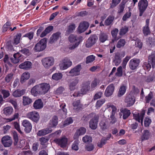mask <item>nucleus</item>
<instances>
[{
  "label": "nucleus",
  "mask_w": 155,
  "mask_h": 155,
  "mask_svg": "<svg viewBox=\"0 0 155 155\" xmlns=\"http://www.w3.org/2000/svg\"><path fill=\"white\" fill-rule=\"evenodd\" d=\"M47 40L44 38L41 40L35 46L34 49L36 52L43 51L46 47Z\"/></svg>",
  "instance_id": "1"
},
{
  "label": "nucleus",
  "mask_w": 155,
  "mask_h": 155,
  "mask_svg": "<svg viewBox=\"0 0 155 155\" xmlns=\"http://www.w3.org/2000/svg\"><path fill=\"white\" fill-rule=\"evenodd\" d=\"M148 3L147 0H140L138 3V8L139 12V16H142L143 13L146 11Z\"/></svg>",
  "instance_id": "2"
},
{
  "label": "nucleus",
  "mask_w": 155,
  "mask_h": 155,
  "mask_svg": "<svg viewBox=\"0 0 155 155\" xmlns=\"http://www.w3.org/2000/svg\"><path fill=\"white\" fill-rule=\"evenodd\" d=\"M107 107L109 110H111V115L110 117V123L113 124L115 123L116 121V119L114 117V115L117 112V108L114 105H112L110 103H109L107 105Z\"/></svg>",
  "instance_id": "3"
},
{
  "label": "nucleus",
  "mask_w": 155,
  "mask_h": 155,
  "mask_svg": "<svg viewBox=\"0 0 155 155\" xmlns=\"http://www.w3.org/2000/svg\"><path fill=\"white\" fill-rule=\"evenodd\" d=\"M41 61L44 66L47 68H49L52 66L54 63V59L52 57H48L43 58Z\"/></svg>",
  "instance_id": "4"
},
{
  "label": "nucleus",
  "mask_w": 155,
  "mask_h": 155,
  "mask_svg": "<svg viewBox=\"0 0 155 155\" xmlns=\"http://www.w3.org/2000/svg\"><path fill=\"white\" fill-rule=\"evenodd\" d=\"M27 117L33 122L37 123L38 121L40 116L38 112L35 111L30 112L26 115Z\"/></svg>",
  "instance_id": "5"
},
{
  "label": "nucleus",
  "mask_w": 155,
  "mask_h": 155,
  "mask_svg": "<svg viewBox=\"0 0 155 155\" xmlns=\"http://www.w3.org/2000/svg\"><path fill=\"white\" fill-rule=\"evenodd\" d=\"M98 39V37L95 34L91 35L86 42L85 46L89 48L93 46Z\"/></svg>",
  "instance_id": "6"
},
{
  "label": "nucleus",
  "mask_w": 155,
  "mask_h": 155,
  "mask_svg": "<svg viewBox=\"0 0 155 155\" xmlns=\"http://www.w3.org/2000/svg\"><path fill=\"white\" fill-rule=\"evenodd\" d=\"M125 55L124 53L123 54L117 52L115 53L114 58L113 60V62L116 66H118L121 62V59Z\"/></svg>",
  "instance_id": "7"
},
{
  "label": "nucleus",
  "mask_w": 155,
  "mask_h": 155,
  "mask_svg": "<svg viewBox=\"0 0 155 155\" xmlns=\"http://www.w3.org/2000/svg\"><path fill=\"white\" fill-rule=\"evenodd\" d=\"M72 64V62L68 58H65L62 61V62L59 64L61 70H64L70 67Z\"/></svg>",
  "instance_id": "8"
},
{
  "label": "nucleus",
  "mask_w": 155,
  "mask_h": 155,
  "mask_svg": "<svg viewBox=\"0 0 155 155\" xmlns=\"http://www.w3.org/2000/svg\"><path fill=\"white\" fill-rule=\"evenodd\" d=\"M31 94L35 97L39 95L43 94L41 84L37 85L34 86L31 90Z\"/></svg>",
  "instance_id": "9"
},
{
  "label": "nucleus",
  "mask_w": 155,
  "mask_h": 155,
  "mask_svg": "<svg viewBox=\"0 0 155 155\" xmlns=\"http://www.w3.org/2000/svg\"><path fill=\"white\" fill-rule=\"evenodd\" d=\"M145 114V110L143 109L140 113H137L134 114H133L134 118L139 123L140 122V121L141 124H142Z\"/></svg>",
  "instance_id": "10"
},
{
  "label": "nucleus",
  "mask_w": 155,
  "mask_h": 155,
  "mask_svg": "<svg viewBox=\"0 0 155 155\" xmlns=\"http://www.w3.org/2000/svg\"><path fill=\"white\" fill-rule=\"evenodd\" d=\"M22 124L24 127V130L25 133H30L32 129V125L30 122L28 120H24L22 121Z\"/></svg>",
  "instance_id": "11"
},
{
  "label": "nucleus",
  "mask_w": 155,
  "mask_h": 155,
  "mask_svg": "<svg viewBox=\"0 0 155 155\" xmlns=\"http://www.w3.org/2000/svg\"><path fill=\"white\" fill-rule=\"evenodd\" d=\"M2 142L5 147H8L11 146L12 141L11 137L7 135L2 137Z\"/></svg>",
  "instance_id": "12"
},
{
  "label": "nucleus",
  "mask_w": 155,
  "mask_h": 155,
  "mask_svg": "<svg viewBox=\"0 0 155 155\" xmlns=\"http://www.w3.org/2000/svg\"><path fill=\"white\" fill-rule=\"evenodd\" d=\"M140 63V60L134 58L130 60L129 62V67L131 70H134L137 68Z\"/></svg>",
  "instance_id": "13"
},
{
  "label": "nucleus",
  "mask_w": 155,
  "mask_h": 155,
  "mask_svg": "<svg viewBox=\"0 0 155 155\" xmlns=\"http://www.w3.org/2000/svg\"><path fill=\"white\" fill-rule=\"evenodd\" d=\"M81 64L76 65L74 68L72 69L69 72V73L71 76H76L80 74V72L81 69Z\"/></svg>",
  "instance_id": "14"
},
{
  "label": "nucleus",
  "mask_w": 155,
  "mask_h": 155,
  "mask_svg": "<svg viewBox=\"0 0 155 155\" xmlns=\"http://www.w3.org/2000/svg\"><path fill=\"white\" fill-rule=\"evenodd\" d=\"M54 141L59 145L61 147L64 148L66 147L68 142V139L66 137L61 138H56L54 140Z\"/></svg>",
  "instance_id": "15"
},
{
  "label": "nucleus",
  "mask_w": 155,
  "mask_h": 155,
  "mask_svg": "<svg viewBox=\"0 0 155 155\" xmlns=\"http://www.w3.org/2000/svg\"><path fill=\"white\" fill-rule=\"evenodd\" d=\"M135 101V99L134 96L132 94H129L126 96L124 101L125 103H127V107H130L134 104Z\"/></svg>",
  "instance_id": "16"
},
{
  "label": "nucleus",
  "mask_w": 155,
  "mask_h": 155,
  "mask_svg": "<svg viewBox=\"0 0 155 155\" xmlns=\"http://www.w3.org/2000/svg\"><path fill=\"white\" fill-rule=\"evenodd\" d=\"M114 90V87L112 84L109 85L106 88L104 92V95L106 97L111 96L113 94Z\"/></svg>",
  "instance_id": "17"
},
{
  "label": "nucleus",
  "mask_w": 155,
  "mask_h": 155,
  "mask_svg": "<svg viewBox=\"0 0 155 155\" xmlns=\"http://www.w3.org/2000/svg\"><path fill=\"white\" fill-rule=\"evenodd\" d=\"M89 25V23L86 21L81 23L78 28V32L81 33L84 32L88 28Z\"/></svg>",
  "instance_id": "18"
},
{
  "label": "nucleus",
  "mask_w": 155,
  "mask_h": 155,
  "mask_svg": "<svg viewBox=\"0 0 155 155\" xmlns=\"http://www.w3.org/2000/svg\"><path fill=\"white\" fill-rule=\"evenodd\" d=\"M79 81V80L77 77L70 81L69 83V89L71 91H73L75 89L76 86L78 83Z\"/></svg>",
  "instance_id": "19"
},
{
  "label": "nucleus",
  "mask_w": 155,
  "mask_h": 155,
  "mask_svg": "<svg viewBox=\"0 0 155 155\" xmlns=\"http://www.w3.org/2000/svg\"><path fill=\"white\" fill-rule=\"evenodd\" d=\"M90 82L89 81L84 83L82 84V87L81 89L82 94H85L90 89Z\"/></svg>",
  "instance_id": "20"
},
{
  "label": "nucleus",
  "mask_w": 155,
  "mask_h": 155,
  "mask_svg": "<svg viewBox=\"0 0 155 155\" xmlns=\"http://www.w3.org/2000/svg\"><path fill=\"white\" fill-rule=\"evenodd\" d=\"M111 136V134H109L107 137H103L101 138L100 141L98 142L97 144V146L100 148L102 147L103 145L106 143L107 141L110 140Z\"/></svg>",
  "instance_id": "21"
},
{
  "label": "nucleus",
  "mask_w": 155,
  "mask_h": 155,
  "mask_svg": "<svg viewBox=\"0 0 155 155\" xmlns=\"http://www.w3.org/2000/svg\"><path fill=\"white\" fill-rule=\"evenodd\" d=\"M149 19H146V24L143 28V33L145 36H147L150 34V30L149 27Z\"/></svg>",
  "instance_id": "22"
},
{
  "label": "nucleus",
  "mask_w": 155,
  "mask_h": 155,
  "mask_svg": "<svg viewBox=\"0 0 155 155\" xmlns=\"http://www.w3.org/2000/svg\"><path fill=\"white\" fill-rule=\"evenodd\" d=\"M98 119L94 117L91 119L89 122V127L92 130L96 129L97 127Z\"/></svg>",
  "instance_id": "23"
},
{
  "label": "nucleus",
  "mask_w": 155,
  "mask_h": 155,
  "mask_svg": "<svg viewBox=\"0 0 155 155\" xmlns=\"http://www.w3.org/2000/svg\"><path fill=\"white\" fill-rule=\"evenodd\" d=\"M21 54L19 53H15L13 55L14 58H10L11 61L14 64H17L20 61L21 58Z\"/></svg>",
  "instance_id": "24"
},
{
  "label": "nucleus",
  "mask_w": 155,
  "mask_h": 155,
  "mask_svg": "<svg viewBox=\"0 0 155 155\" xmlns=\"http://www.w3.org/2000/svg\"><path fill=\"white\" fill-rule=\"evenodd\" d=\"M32 63L29 61H25L19 65L20 68L26 70L29 69L31 68Z\"/></svg>",
  "instance_id": "25"
},
{
  "label": "nucleus",
  "mask_w": 155,
  "mask_h": 155,
  "mask_svg": "<svg viewBox=\"0 0 155 155\" xmlns=\"http://www.w3.org/2000/svg\"><path fill=\"white\" fill-rule=\"evenodd\" d=\"M33 106L35 109H40L43 106V103L41 99H38L35 101L33 104Z\"/></svg>",
  "instance_id": "26"
},
{
  "label": "nucleus",
  "mask_w": 155,
  "mask_h": 155,
  "mask_svg": "<svg viewBox=\"0 0 155 155\" xmlns=\"http://www.w3.org/2000/svg\"><path fill=\"white\" fill-rule=\"evenodd\" d=\"M58 118L56 115L53 116L49 121L48 125L51 128L55 127L58 124Z\"/></svg>",
  "instance_id": "27"
},
{
  "label": "nucleus",
  "mask_w": 155,
  "mask_h": 155,
  "mask_svg": "<svg viewBox=\"0 0 155 155\" xmlns=\"http://www.w3.org/2000/svg\"><path fill=\"white\" fill-rule=\"evenodd\" d=\"M118 31L119 30L117 28H115L111 31V34L113 38L112 39V41L113 42L117 41L120 38L117 37Z\"/></svg>",
  "instance_id": "28"
},
{
  "label": "nucleus",
  "mask_w": 155,
  "mask_h": 155,
  "mask_svg": "<svg viewBox=\"0 0 155 155\" xmlns=\"http://www.w3.org/2000/svg\"><path fill=\"white\" fill-rule=\"evenodd\" d=\"M148 61L150 62L153 68L155 67V51L152 52L149 56Z\"/></svg>",
  "instance_id": "29"
},
{
  "label": "nucleus",
  "mask_w": 155,
  "mask_h": 155,
  "mask_svg": "<svg viewBox=\"0 0 155 155\" xmlns=\"http://www.w3.org/2000/svg\"><path fill=\"white\" fill-rule=\"evenodd\" d=\"M86 129L84 127H81L77 130L75 133L74 138L78 137L79 136L84 135L86 132Z\"/></svg>",
  "instance_id": "30"
},
{
  "label": "nucleus",
  "mask_w": 155,
  "mask_h": 155,
  "mask_svg": "<svg viewBox=\"0 0 155 155\" xmlns=\"http://www.w3.org/2000/svg\"><path fill=\"white\" fill-rule=\"evenodd\" d=\"M150 132L148 130H144L142 135L141 137V141H143L145 140H148L150 137Z\"/></svg>",
  "instance_id": "31"
},
{
  "label": "nucleus",
  "mask_w": 155,
  "mask_h": 155,
  "mask_svg": "<svg viewBox=\"0 0 155 155\" xmlns=\"http://www.w3.org/2000/svg\"><path fill=\"white\" fill-rule=\"evenodd\" d=\"M41 89L43 94L47 93L50 88V86L48 84L43 83L41 84Z\"/></svg>",
  "instance_id": "32"
},
{
  "label": "nucleus",
  "mask_w": 155,
  "mask_h": 155,
  "mask_svg": "<svg viewBox=\"0 0 155 155\" xmlns=\"http://www.w3.org/2000/svg\"><path fill=\"white\" fill-rule=\"evenodd\" d=\"M127 2V1L126 0H123L121 3L119 4L117 11L118 14H120L123 12Z\"/></svg>",
  "instance_id": "33"
},
{
  "label": "nucleus",
  "mask_w": 155,
  "mask_h": 155,
  "mask_svg": "<svg viewBox=\"0 0 155 155\" xmlns=\"http://www.w3.org/2000/svg\"><path fill=\"white\" fill-rule=\"evenodd\" d=\"M53 29V27L52 26H49L47 27L45 30L41 33L40 37L41 38L45 36L47 34L49 33Z\"/></svg>",
  "instance_id": "34"
},
{
  "label": "nucleus",
  "mask_w": 155,
  "mask_h": 155,
  "mask_svg": "<svg viewBox=\"0 0 155 155\" xmlns=\"http://www.w3.org/2000/svg\"><path fill=\"white\" fill-rule=\"evenodd\" d=\"M25 93V91L24 90L17 89L13 92L12 95L15 97H17L23 95Z\"/></svg>",
  "instance_id": "35"
},
{
  "label": "nucleus",
  "mask_w": 155,
  "mask_h": 155,
  "mask_svg": "<svg viewBox=\"0 0 155 155\" xmlns=\"http://www.w3.org/2000/svg\"><path fill=\"white\" fill-rule=\"evenodd\" d=\"M21 34L20 33H18L16 34L14 37L12 44L14 45H18L20 43L21 38Z\"/></svg>",
  "instance_id": "36"
},
{
  "label": "nucleus",
  "mask_w": 155,
  "mask_h": 155,
  "mask_svg": "<svg viewBox=\"0 0 155 155\" xmlns=\"http://www.w3.org/2000/svg\"><path fill=\"white\" fill-rule=\"evenodd\" d=\"M61 33L58 32L53 34L50 38V42L53 43L57 40L59 38L61 37Z\"/></svg>",
  "instance_id": "37"
},
{
  "label": "nucleus",
  "mask_w": 155,
  "mask_h": 155,
  "mask_svg": "<svg viewBox=\"0 0 155 155\" xmlns=\"http://www.w3.org/2000/svg\"><path fill=\"white\" fill-rule=\"evenodd\" d=\"M30 77V74L27 72H25L23 73L21 78L20 82L21 83H23L25 81L28 79Z\"/></svg>",
  "instance_id": "38"
},
{
  "label": "nucleus",
  "mask_w": 155,
  "mask_h": 155,
  "mask_svg": "<svg viewBox=\"0 0 155 155\" xmlns=\"http://www.w3.org/2000/svg\"><path fill=\"white\" fill-rule=\"evenodd\" d=\"M32 102V99L28 97L24 96L23 97V103L24 106L28 105Z\"/></svg>",
  "instance_id": "39"
},
{
  "label": "nucleus",
  "mask_w": 155,
  "mask_h": 155,
  "mask_svg": "<svg viewBox=\"0 0 155 155\" xmlns=\"http://www.w3.org/2000/svg\"><path fill=\"white\" fill-rule=\"evenodd\" d=\"M126 86L124 85H122L119 89L117 95L118 97H120L124 94L126 92Z\"/></svg>",
  "instance_id": "40"
},
{
  "label": "nucleus",
  "mask_w": 155,
  "mask_h": 155,
  "mask_svg": "<svg viewBox=\"0 0 155 155\" xmlns=\"http://www.w3.org/2000/svg\"><path fill=\"white\" fill-rule=\"evenodd\" d=\"M82 38L81 36L78 38L77 36L73 34H71L68 37V39L70 42H75L76 41H77Z\"/></svg>",
  "instance_id": "41"
},
{
  "label": "nucleus",
  "mask_w": 155,
  "mask_h": 155,
  "mask_svg": "<svg viewBox=\"0 0 155 155\" xmlns=\"http://www.w3.org/2000/svg\"><path fill=\"white\" fill-rule=\"evenodd\" d=\"M123 113V118L124 119H126L130 115V111L126 108H124L121 111Z\"/></svg>",
  "instance_id": "42"
},
{
  "label": "nucleus",
  "mask_w": 155,
  "mask_h": 155,
  "mask_svg": "<svg viewBox=\"0 0 155 155\" xmlns=\"http://www.w3.org/2000/svg\"><path fill=\"white\" fill-rule=\"evenodd\" d=\"M13 109L11 107H7L3 109V113L6 115H9L12 112Z\"/></svg>",
  "instance_id": "43"
},
{
  "label": "nucleus",
  "mask_w": 155,
  "mask_h": 155,
  "mask_svg": "<svg viewBox=\"0 0 155 155\" xmlns=\"http://www.w3.org/2000/svg\"><path fill=\"white\" fill-rule=\"evenodd\" d=\"M108 38V35L104 33H101L99 37V40L100 42H104Z\"/></svg>",
  "instance_id": "44"
},
{
  "label": "nucleus",
  "mask_w": 155,
  "mask_h": 155,
  "mask_svg": "<svg viewBox=\"0 0 155 155\" xmlns=\"http://www.w3.org/2000/svg\"><path fill=\"white\" fill-rule=\"evenodd\" d=\"M114 17L110 15L104 21V24L106 26H107L110 25L114 20Z\"/></svg>",
  "instance_id": "45"
},
{
  "label": "nucleus",
  "mask_w": 155,
  "mask_h": 155,
  "mask_svg": "<svg viewBox=\"0 0 155 155\" xmlns=\"http://www.w3.org/2000/svg\"><path fill=\"white\" fill-rule=\"evenodd\" d=\"M149 46L150 48L154 47L155 45V39L149 37L147 41Z\"/></svg>",
  "instance_id": "46"
},
{
  "label": "nucleus",
  "mask_w": 155,
  "mask_h": 155,
  "mask_svg": "<svg viewBox=\"0 0 155 155\" xmlns=\"http://www.w3.org/2000/svg\"><path fill=\"white\" fill-rule=\"evenodd\" d=\"M129 30L128 27L125 26L120 29L119 34L120 36H123L125 35Z\"/></svg>",
  "instance_id": "47"
},
{
  "label": "nucleus",
  "mask_w": 155,
  "mask_h": 155,
  "mask_svg": "<svg viewBox=\"0 0 155 155\" xmlns=\"http://www.w3.org/2000/svg\"><path fill=\"white\" fill-rule=\"evenodd\" d=\"M125 43L126 41L124 39H120L118 41L116 45V47L118 48H120L123 47L125 45Z\"/></svg>",
  "instance_id": "48"
},
{
  "label": "nucleus",
  "mask_w": 155,
  "mask_h": 155,
  "mask_svg": "<svg viewBox=\"0 0 155 155\" xmlns=\"http://www.w3.org/2000/svg\"><path fill=\"white\" fill-rule=\"evenodd\" d=\"M62 74L61 73H55L52 75V78L54 80L58 81L61 79L62 78Z\"/></svg>",
  "instance_id": "49"
},
{
  "label": "nucleus",
  "mask_w": 155,
  "mask_h": 155,
  "mask_svg": "<svg viewBox=\"0 0 155 155\" xmlns=\"http://www.w3.org/2000/svg\"><path fill=\"white\" fill-rule=\"evenodd\" d=\"M82 140L83 142L89 143L92 141V138L90 136L85 135L82 138Z\"/></svg>",
  "instance_id": "50"
},
{
  "label": "nucleus",
  "mask_w": 155,
  "mask_h": 155,
  "mask_svg": "<svg viewBox=\"0 0 155 155\" xmlns=\"http://www.w3.org/2000/svg\"><path fill=\"white\" fill-rule=\"evenodd\" d=\"M73 106L74 107H77L76 109H80V108L81 107V105L80 104V100H77L74 101L72 103Z\"/></svg>",
  "instance_id": "51"
},
{
  "label": "nucleus",
  "mask_w": 155,
  "mask_h": 155,
  "mask_svg": "<svg viewBox=\"0 0 155 155\" xmlns=\"http://www.w3.org/2000/svg\"><path fill=\"white\" fill-rule=\"evenodd\" d=\"M153 97V93L150 91L148 94L145 98V101L146 103H149L150 100Z\"/></svg>",
  "instance_id": "52"
},
{
  "label": "nucleus",
  "mask_w": 155,
  "mask_h": 155,
  "mask_svg": "<svg viewBox=\"0 0 155 155\" xmlns=\"http://www.w3.org/2000/svg\"><path fill=\"white\" fill-rule=\"evenodd\" d=\"M11 23L10 22H7L2 27V31L3 32H5L8 29L10 28V26H11Z\"/></svg>",
  "instance_id": "53"
},
{
  "label": "nucleus",
  "mask_w": 155,
  "mask_h": 155,
  "mask_svg": "<svg viewBox=\"0 0 155 155\" xmlns=\"http://www.w3.org/2000/svg\"><path fill=\"white\" fill-rule=\"evenodd\" d=\"M13 136L14 140V144L15 146L17 145L18 141V138L17 133L16 131L13 132Z\"/></svg>",
  "instance_id": "54"
},
{
  "label": "nucleus",
  "mask_w": 155,
  "mask_h": 155,
  "mask_svg": "<svg viewBox=\"0 0 155 155\" xmlns=\"http://www.w3.org/2000/svg\"><path fill=\"white\" fill-rule=\"evenodd\" d=\"M142 67L144 70L149 71L151 68V65L148 62H144L143 64Z\"/></svg>",
  "instance_id": "55"
},
{
  "label": "nucleus",
  "mask_w": 155,
  "mask_h": 155,
  "mask_svg": "<svg viewBox=\"0 0 155 155\" xmlns=\"http://www.w3.org/2000/svg\"><path fill=\"white\" fill-rule=\"evenodd\" d=\"M79 141L78 140L74 141L72 145V149L75 150L77 151L79 149L78 145Z\"/></svg>",
  "instance_id": "56"
},
{
  "label": "nucleus",
  "mask_w": 155,
  "mask_h": 155,
  "mask_svg": "<svg viewBox=\"0 0 155 155\" xmlns=\"http://www.w3.org/2000/svg\"><path fill=\"white\" fill-rule=\"evenodd\" d=\"M95 56L93 55L88 56L86 58V60L85 62L86 63V64H88L92 62L95 60Z\"/></svg>",
  "instance_id": "57"
},
{
  "label": "nucleus",
  "mask_w": 155,
  "mask_h": 155,
  "mask_svg": "<svg viewBox=\"0 0 155 155\" xmlns=\"http://www.w3.org/2000/svg\"><path fill=\"white\" fill-rule=\"evenodd\" d=\"M104 99H100L98 100L96 104V107L97 108L100 107L105 102Z\"/></svg>",
  "instance_id": "58"
},
{
  "label": "nucleus",
  "mask_w": 155,
  "mask_h": 155,
  "mask_svg": "<svg viewBox=\"0 0 155 155\" xmlns=\"http://www.w3.org/2000/svg\"><path fill=\"white\" fill-rule=\"evenodd\" d=\"M34 33L32 31H30L26 33L23 36L24 37L28 38L30 40L33 39Z\"/></svg>",
  "instance_id": "59"
},
{
  "label": "nucleus",
  "mask_w": 155,
  "mask_h": 155,
  "mask_svg": "<svg viewBox=\"0 0 155 155\" xmlns=\"http://www.w3.org/2000/svg\"><path fill=\"white\" fill-rule=\"evenodd\" d=\"M73 122V120L72 117H70L67 118L64 122V126H66Z\"/></svg>",
  "instance_id": "60"
},
{
  "label": "nucleus",
  "mask_w": 155,
  "mask_h": 155,
  "mask_svg": "<svg viewBox=\"0 0 155 155\" xmlns=\"http://www.w3.org/2000/svg\"><path fill=\"white\" fill-rule=\"evenodd\" d=\"M130 58V57L127 56L124 59L122 64V67L123 68H126L127 63Z\"/></svg>",
  "instance_id": "61"
},
{
  "label": "nucleus",
  "mask_w": 155,
  "mask_h": 155,
  "mask_svg": "<svg viewBox=\"0 0 155 155\" xmlns=\"http://www.w3.org/2000/svg\"><path fill=\"white\" fill-rule=\"evenodd\" d=\"M123 75V70L122 67L119 66L117 69V72L115 74V75L118 77H121Z\"/></svg>",
  "instance_id": "62"
},
{
  "label": "nucleus",
  "mask_w": 155,
  "mask_h": 155,
  "mask_svg": "<svg viewBox=\"0 0 155 155\" xmlns=\"http://www.w3.org/2000/svg\"><path fill=\"white\" fill-rule=\"evenodd\" d=\"M13 75V74L12 73L8 74L5 78V81L8 83L12 79Z\"/></svg>",
  "instance_id": "63"
},
{
  "label": "nucleus",
  "mask_w": 155,
  "mask_h": 155,
  "mask_svg": "<svg viewBox=\"0 0 155 155\" xmlns=\"http://www.w3.org/2000/svg\"><path fill=\"white\" fill-rule=\"evenodd\" d=\"M120 2L119 0H112L111 3L110 4V8H113L115 7Z\"/></svg>",
  "instance_id": "64"
}]
</instances>
